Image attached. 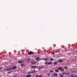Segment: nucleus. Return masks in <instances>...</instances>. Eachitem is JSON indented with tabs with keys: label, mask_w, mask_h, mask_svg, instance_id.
<instances>
[{
	"label": "nucleus",
	"mask_w": 77,
	"mask_h": 77,
	"mask_svg": "<svg viewBox=\"0 0 77 77\" xmlns=\"http://www.w3.org/2000/svg\"><path fill=\"white\" fill-rule=\"evenodd\" d=\"M18 63H23V62L21 61H18Z\"/></svg>",
	"instance_id": "9"
},
{
	"label": "nucleus",
	"mask_w": 77,
	"mask_h": 77,
	"mask_svg": "<svg viewBox=\"0 0 77 77\" xmlns=\"http://www.w3.org/2000/svg\"><path fill=\"white\" fill-rule=\"evenodd\" d=\"M62 69V67H60L58 68V70H60V71Z\"/></svg>",
	"instance_id": "5"
},
{
	"label": "nucleus",
	"mask_w": 77,
	"mask_h": 77,
	"mask_svg": "<svg viewBox=\"0 0 77 77\" xmlns=\"http://www.w3.org/2000/svg\"><path fill=\"white\" fill-rule=\"evenodd\" d=\"M55 53L54 51H53V52L51 53V54H54Z\"/></svg>",
	"instance_id": "22"
},
{
	"label": "nucleus",
	"mask_w": 77,
	"mask_h": 77,
	"mask_svg": "<svg viewBox=\"0 0 77 77\" xmlns=\"http://www.w3.org/2000/svg\"><path fill=\"white\" fill-rule=\"evenodd\" d=\"M17 67L16 66H14L13 67H12L11 69H10V70H12V69H17Z\"/></svg>",
	"instance_id": "1"
},
{
	"label": "nucleus",
	"mask_w": 77,
	"mask_h": 77,
	"mask_svg": "<svg viewBox=\"0 0 77 77\" xmlns=\"http://www.w3.org/2000/svg\"><path fill=\"white\" fill-rule=\"evenodd\" d=\"M47 63H48V62H45V65H47Z\"/></svg>",
	"instance_id": "26"
},
{
	"label": "nucleus",
	"mask_w": 77,
	"mask_h": 77,
	"mask_svg": "<svg viewBox=\"0 0 77 77\" xmlns=\"http://www.w3.org/2000/svg\"><path fill=\"white\" fill-rule=\"evenodd\" d=\"M35 77H39V75H36Z\"/></svg>",
	"instance_id": "25"
},
{
	"label": "nucleus",
	"mask_w": 77,
	"mask_h": 77,
	"mask_svg": "<svg viewBox=\"0 0 77 77\" xmlns=\"http://www.w3.org/2000/svg\"><path fill=\"white\" fill-rule=\"evenodd\" d=\"M40 58L39 57H38L35 58L36 60H38V59H39Z\"/></svg>",
	"instance_id": "17"
},
{
	"label": "nucleus",
	"mask_w": 77,
	"mask_h": 77,
	"mask_svg": "<svg viewBox=\"0 0 77 77\" xmlns=\"http://www.w3.org/2000/svg\"><path fill=\"white\" fill-rule=\"evenodd\" d=\"M71 77H74V75H71Z\"/></svg>",
	"instance_id": "30"
},
{
	"label": "nucleus",
	"mask_w": 77,
	"mask_h": 77,
	"mask_svg": "<svg viewBox=\"0 0 77 77\" xmlns=\"http://www.w3.org/2000/svg\"><path fill=\"white\" fill-rule=\"evenodd\" d=\"M27 60H28V61H29L30 60V58H29Z\"/></svg>",
	"instance_id": "27"
},
{
	"label": "nucleus",
	"mask_w": 77,
	"mask_h": 77,
	"mask_svg": "<svg viewBox=\"0 0 77 77\" xmlns=\"http://www.w3.org/2000/svg\"><path fill=\"white\" fill-rule=\"evenodd\" d=\"M32 64H35V63H36V61H33L31 63Z\"/></svg>",
	"instance_id": "4"
},
{
	"label": "nucleus",
	"mask_w": 77,
	"mask_h": 77,
	"mask_svg": "<svg viewBox=\"0 0 77 77\" xmlns=\"http://www.w3.org/2000/svg\"><path fill=\"white\" fill-rule=\"evenodd\" d=\"M50 72H53V71H50Z\"/></svg>",
	"instance_id": "28"
},
{
	"label": "nucleus",
	"mask_w": 77,
	"mask_h": 77,
	"mask_svg": "<svg viewBox=\"0 0 77 77\" xmlns=\"http://www.w3.org/2000/svg\"><path fill=\"white\" fill-rule=\"evenodd\" d=\"M55 71L56 72H59V70L58 69H56L55 70Z\"/></svg>",
	"instance_id": "13"
},
{
	"label": "nucleus",
	"mask_w": 77,
	"mask_h": 77,
	"mask_svg": "<svg viewBox=\"0 0 77 77\" xmlns=\"http://www.w3.org/2000/svg\"><path fill=\"white\" fill-rule=\"evenodd\" d=\"M37 66H33L31 67V68H36Z\"/></svg>",
	"instance_id": "11"
},
{
	"label": "nucleus",
	"mask_w": 77,
	"mask_h": 77,
	"mask_svg": "<svg viewBox=\"0 0 77 77\" xmlns=\"http://www.w3.org/2000/svg\"><path fill=\"white\" fill-rule=\"evenodd\" d=\"M54 65H57V62H55L54 63Z\"/></svg>",
	"instance_id": "16"
},
{
	"label": "nucleus",
	"mask_w": 77,
	"mask_h": 77,
	"mask_svg": "<svg viewBox=\"0 0 77 77\" xmlns=\"http://www.w3.org/2000/svg\"><path fill=\"white\" fill-rule=\"evenodd\" d=\"M50 74L49 73H48L47 74L48 76H50Z\"/></svg>",
	"instance_id": "23"
},
{
	"label": "nucleus",
	"mask_w": 77,
	"mask_h": 77,
	"mask_svg": "<svg viewBox=\"0 0 77 77\" xmlns=\"http://www.w3.org/2000/svg\"><path fill=\"white\" fill-rule=\"evenodd\" d=\"M33 53V52L32 51H30L28 52V54L29 55H30V54H32Z\"/></svg>",
	"instance_id": "2"
},
{
	"label": "nucleus",
	"mask_w": 77,
	"mask_h": 77,
	"mask_svg": "<svg viewBox=\"0 0 77 77\" xmlns=\"http://www.w3.org/2000/svg\"><path fill=\"white\" fill-rule=\"evenodd\" d=\"M47 60H48V58H45L44 59V60H45V61H47Z\"/></svg>",
	"instance_id": "12"
},
{
	"label": "nucleus",
	"mask_w": 77,
	"mask_h": 77,
	"mask_svg": "<svg viewBox=\"0 0 77 77\" xmlns=\"http://www.w3.org/2000/svg\"><path fill=\"white\" fill-rule=\"evenodd\" d=\"M54 76H57L58 75H57V73H54Z\"/></svg>",
	"instance_id": "8"
},
{
	"label": "nucleus",
	"mask_w": 77,
	"mask_h": 77,
	"mask_svg": "<svg viewBox=\"0 0 77 77\" xmlns=\"http://www.w3.org/2000/svg\"><path fill=\"white\" fill-rule=\"evenodd\" d=\"M35 72H28L27 74H32L33 73H35Z\"/></svg>",
	"instance_id": "3"
},
{
	"label": "nucleus",
	"mask_w": 77,
	"mask_h": 77,
	"mask_svg": "<svg viewBox=\"0 0 77 77\" xmlns=\"http://www.w3.org/2000/svg\"><path fill=\"white\" fill-rule=\"evenodd\" d=\"M65 71V70L63 68H62L61 69L60 71L61 72H63Z\"/></svg>",
	"instance_id": "6"
},
{
	"label": "nucleus",
	"mask_w": 77,
	"mask_h": 77,
	"mask_svg": "<svg viewBox=\"0 0 77 77\" xmlns=\"http://www.w3.org/2000/svg\"><path fill=\"white\" fill-rule=\"evenodd\" d=\"M37 53H40V52H37Z\"/></svg>",
	"instance_id": "32"
},
{
	"label": "nucleus",
	"mask_w": 77,
	"mask_h": 77,
	"mask_svg": "<svg viewBox=\"0 0 77 77\" xmlns=\"http://www.w3.org/2000/svg\"><path fill=\"white\" fill-rule=\"evenodd\" d=\"M3 69V68L2 67H0V69Z\"/></svg>",
	"instance_id": "29"
},
{
	"label": "nucleus",
	"mask_w": 77,
	"mask_h": 77,
	"mask_svg": "<svg viewBox=\"0 0 77 77\" xmlns=\"http://www.w3.org/2000/svg\"><path fill=\"white\" fill-rule=\"evenodd\" d=\"M62 74H65V73L63 72V73H62Z\"/></svg>",
	"instance_id": "31"
},
{
	"label": "nucleus",
	"mask_w": 77,
	"mask_h": 77,
	"mask_svg": "<svg viewBox=\"0 0 77 77\" xmlns=\"http://www.w3.org/2000/svg\"><path fill=\"white\" fill-rule=\"evenodd\" d=\"M14 77H15V76H14Z\"/></svg>",
	"instance_id": "33"
},
{
	"label": "nucleus",
	"mask_w": 77,
	"mask_h": 77,
	"mask_svg": "<svg viewBox=\"0 0 77 77\" xmlns=\"http://www.w3.org/2000/svg\"><path fill=\"white\" fill-rule=\"evenodd\" d=\"M66 69H68V68L66 67V66H65L64 67Z\"/></svg>",
	"instance_id": "21"
},
{
	"label": "nucleus",
	"mask_w": 77,
	"mask_h": 77,
	"mask_svg": "<svg viewBox=\"0 0 77 77\" xmlns=\"http://www.w3.org/2000/svg\"><path fill=\"white\" fill-rule=\"evenodd\" d=\"M52 63H53V62H49L47 63V65H50V64H52Z\"/></svg>",
	"instance_id": "10"
},
{
	"label": "nucleus",
	"mask_w": 77,
	"mask_h": 77,
	"mask_svg": "<svg viewBox=\"0 0 77 77\" xmlns=\"http://www.w3.org/2000/svg\"><path fill=\"white\" fill-rule=\"evenodd\" d=\"M32 76V75L30 74H29L26 75V77H31Z\"/></svg>",
	"instance_id": "7"
},
{
	"label": "nucleus",
	"mask_w": 77,
	"mask_h": 77,
	"mask_svg": "<svg viewBox=\"0 0 77 77\" xmlns=\"http://www.w3.org/2000/svg\"><path fill=\"white\" fill-rule=\"evenodd\" d=\"M11 68H9V69H6V70H7V71H10V70H11Z\"/></svg>",
	"instance_id": "20"
},
{
	"label": "nucleus",
	"mask_w": 77,
	"mask_h": 77,
	"mask_svg": "<svg viewBox=\"0 0 77 77\" xmlns=\"http://www.w3.org/2000/svg\"><path fill=\"white\" fill-rule=\"evenodd\" d=\"M11 72H8V74H11Z\"/></svg>",
	"instance_id": "24"
},
{
	"label": "nucleus",
	"mask_w": 77,
	"mask_h": 77,
	"mask_svg": "<svg viewBox=\"0 0 77 77\" xmlns=\"http://www.w3.org/2000/svg\"><path fill=\"white\" fill-rule=\"evenodd\" d=\"M59 77H65V76H63V75H60Z\"/></svg>",
	"instance_id": "14"
},
{
	"label": "nucleus",
	"mask_w": 77,
	"mask_h": 77,
	"mask_svg": "<svg viewBox=\"0 0 77 77\" xmlns=\"http://www.w3.org/2000/svg\"><path fill=\"white\" fill-rule=\"evenodd\" d=\"M50 60L51 61H53V60H54V59H53V58H51L50 59Z\"/></svg>",
	"instance_id": "18"
},
{
	"label": "nucleus",
	"mask_w": 77,
	"mask_h": 77,
	"mask_svg": "<svg viewBox=\"0 0 77 77\" xmlns=\"http://www.w3.org/2000/svg\"><path fill=\"white\" fill-rule=\"evenodd\" d=\"M59 62L60 63H62V60H59Z\"/></svg>",
	"instance_id": "19"
},
{
	"label": "nucleus",
	"mask_w": 77,
	"mask_h": 77,
	"mask_svg": "<svg viewBox=\"0 0 77 77\" xmlns=\"http://www.w3.org/2000/svg\"><path fill=\"white\" fill-rule=\"evenodd\" d=\"M21 66H24V64H22L20 65Z\"/></svg>",
	"instance_id": "15"
}]
</instances>
